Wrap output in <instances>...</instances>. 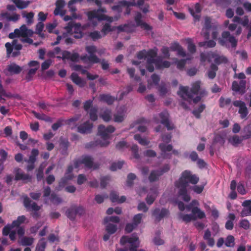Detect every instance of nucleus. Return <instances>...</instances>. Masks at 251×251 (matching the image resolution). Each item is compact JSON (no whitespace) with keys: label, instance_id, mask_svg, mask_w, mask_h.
Returning a JSON list of instances; mask_svg holds the SVG:
<instances>
[{"label":"nucleus","instance_id":"1","mask_svg":"<svg viewBox=\"0 0 251 251\" xmlns=\"http://www.w3.org/2000/svg\"><path fill=\"white\" fill-rule=\"evenodd\" d=\"M199 177L197 175L193 174L189 170H185L181 174L178 179L175 181V186L178 189V195L182 197L185 201L188 202L191 199L188 193L189 184L195 185L190 188L196 193L201 194L204 189L203 185H196L199 181Z\"/></svg>","mask_w":251,"mask_h":251},{"label":"nucleus","instance_id":"2","mask_svg":"<svg viewBox=\"0 0 251 251\" xmlns=\"http://www.w3.org/2000/svg\"><path fill=\"white\" fill-rule=\"evenodd\" d=\"M98 134L101 137L102 140H97L95 141H92L87 143L85 145L86 149H91L97 146L101 147H107L109 144V141L108 139L110 138L109 134L114 132L115 128L112 126H108L105 127L103 125H100L98 126Z\"/></svg>","mask_w":251,"mask_h":251},{"label":"nucleus","instance_id":"3","mask_svg":"<svg viewBox=\"0 0 251 251\" xmlns=\"http://www.w3.org/2000/svg\"><path fill=\"white\" fill-rule=\"evenodd\" d=\"M200 87L201 82L196 81L193 83L192 88L190 90H189V88L187 86H180L177 94L183 100L190 101L194 96L198 94Z\"/></svg>","mask_w":251,"mask_h":251},{"label":"nucleus","instance_id":"4","mask_svg":"<svg viewBox=\"0 0 251 251\" xmlns=\"http://www.w3.org/2000/svg\"><path fill=\"white\" fill-rule=\"evenodd\" d=\"M218 43L222 46L226 48L229 47L228 44L229 43L232 48H235L237 45V40L234 36L231 35L229 31H225L222 32L221 37L218 39Z\"/></svg>","mask_w":251,"mask_h":251},{"label":"nucleus","instance_id":"5","mask_svg":"<svg viewBox=\"0 0 251 251\" xmlns=\"http://www.w3.org/2000/svg\"><path fill=\"white\" fill-rule=\"evenodd\" d=\"M120 243L122 246L126 245V243L130 244L129 251H137V248L139 246V238L134 234H132L131 237L123 236L120 239Z\"/></svg>","mask_w":251,"mask_h":251},{"label":"nucleus","instance_id":"6","mask_svg":"<svg viewBox=\"0 0 251 251\" xmlns=\"http://www.w3.org/2000/svg\"><path fill=\"white\" fill-rule=\"evenodd\" d=\"M192 213L193 215L183 214L180 213L179 214V217L186 223H189L192 220H195L196 219V217L194 215H197V217L199 219H202L205 217L204 212L201 210V209L197 206L194 207L192 208Z\"/></svg>","mask_w":251,"mask_h":251},{"label":"nucleus","instance_id":"7","mask_svg":"<svg viewBox=\"0 0 251 251\" xmlns=\"http://www.w3.org/2000/svg\"><path fill=\"white\" fill-rule=\"evenodd\" d=\"M65 29L68 33H71L74 30V37L76 39H80L84 35L83 28L80 23H74L70 22L68 23L67 25L65 27Z\"/></svg>","mask_w":251,"mask_h":251},{"label":"nucleus","instance_id":"8","mask_svg":"<svg viewBox=\"0 0 251 251\" xmlns=\"http://www.w3.org/2000/svg\"><path fill=\"white\" fill-rule=\"evenodd\" d=\"M26 220V218L24 215L19 216L16 220H14L11 224H7L2 229V235L6 236L9 233V231L14 227L18 228L21 227V225L24 224Z\"/></svg>","mask_w":251,"mask_h":251},{"label":"nucleus","instance_id":"9","mask_svg":"<svg viewBox=\"0 0 251 251\" xmlns=\"http://www.w3.org/2000/svg\"><path fill=\"white\" fill-rule=\"evenodd\" d=\"M85 213V209L82 206L72 205L66 211V215L72 221L75 220L76 215L81 216Z\"/></svg>","mask_w":251,"mask_h":251},{"label":"nucleus","instance_id":"10","mask_svg":"<svg viewBox=\"0 0 251 251\" xmlns=\"http://www.w3.org/2000/svg\"><path fill=\"white\" fill-rule=\"evenodd\" d=\"M233 104L235 107H238V113L241 119H247L249 111L245 102L241 100H234Z\"/></svg>","mask_w":251,"mask_h":251},{"label":"nucleus","instance_id":"11","mask_svg":"<svg viewBox=\"0 0 251 251\" xmlns=\"http://www.w3.org/2000/svg\"><path fill=\"white\" fill-rule=\"evenodd\" d=\"M246 83L245 80H241L239 82L233 81L232 83V90L243 95L246 92Z\"/></svg>","mask_w":251,"mask_h":251},{"label":"nucleus","instance_id":"12","mask_svg":"<svg viewBox=\"0 0 251 251\" xmlns=\"http://www.w3.org/2000/svg\"><path fill=\"white\" fill-rule=\"evenodd\" d=\"M23 203L24 206L28 210L31 209L33 211H38L41 209L40 206L38 205L35 202L32 201L27 196L24 197Z\"/></svg>","mask_w":251,"mask_h":251},{"label":"nucleus","instance_id":"13","mask_svg":"<svg viewBox=\"0 0 251 251\" xmlns=\"http://www.w3.org/2000/svg\"><path fill=\"white\" fill-rule=\"evenodd\" d=\"M142 15L141 13L138 12L134 17V20L137 26H140L141 28L147 31H150L152 29V27L147 23L144 22L142 20Z\"/></svg>","mask_w":251,"mask_h":251},{"label":"nucleus","instance_id":"14","mask_svg":"<svg viewBox=\"0 0 251 251\" xmlns=\"http://www.w3.org/2000/svg\"><path fill=\"white\" fill-rule=\"evenodd\" d=\"M93 127V124L87 121L79 125L77 128V130L81 134H89L92 132Z\"/></svg>","mask_w":251,"mask_h":251},{"label":"nucleus","instance_id":"15","mask_svg":"<svg viewBox=\"0 0 251 251\" xmlns=\"http://www.w3.org/2000/svg\"><path fill=\"white\" fill-rule=\"evenodd\" d=\"M169 214V211L166 208H155L152 213V215L155 218L156 221L159 222L162 219L167 217Z\"/></svg>","mask_w":251,"mask_h":251},{"label":"nucleus","instance_id":"16","mask_svg":"<svg viewBox=\"0 0 251 251\" xmlns=\"http://www.w3.org/2000/svg\"><path fill=\"white\" fill-rule=\"evenodd\" d=\"M161 123L164 125L168 130H172L174 126L171 125L169 120V114L167 111H163L159 114Z\"/></svg>","mask_w":251,"mask_h":251},{"label":"nucleus","instance_id":"17","mask_svg":"<svg viewBox=\"0 0 251 251\" xmlns=\"http://www.w3.org/2000/svg\"><path fill=\"white\" fill-rule=\"evenodd\" d=\"M62 56H57V58L62 59L63 60L68 59L73 62L77 61L79 58V54L77 52L71 53L68 50H64L62 52Z\"/></svg>","mask_w":251,"mask_h":251},{"label":"nucleus","instance_id":"18","mask_svg":"<svg viewBox=\"0 0 251 251\" xmlns=\"http://www.w3.org/2000/svg\"><path fill=\"white\" fill-rule=\"evenodd\" d=\"M82 159L83 164L85 167L89 169L93 168L94 169H98L99 165L97 164H94L93 158L89 155H82Z\"/></svg>","mask_w":251,"mask_h":251},{"label":"nucleus","instance_id":"19","mask_svg":"<svg viewBox=\"0 0 251 251\" xmlns=\"http://www.w3.org/2000/svg\"><path fill=\"white\" fill-rule=\"evenodd\" d=\"M212 28L211 20L210 17H206L204 19V27L202 29V35L206 40L209 38V30Z\"/></svg>","mask_w":251,"mask_h":251},{"label":"nucleus","instance_id":"20","mask_svg":"<svg viewBox=\"0 0 251 251\" xmlns=\"http://www.w3.org/2000/svg\"><path fill=\"white\" fill-rule=\"evenodd\" d=\"M73 170V167L72 165H71L68 166L64 177L62 178L59 182V185L65 184L68 180L73 178L74 175L72 174Z\"/></svg>","mask_w":251,"mask_h":251},{"label":"nucleus","instance_id":"21","mask_svg":"<svg viewBox=\"0 0 251 251\" xmlns=\"http://www.w3.org/2000/svg\"><path fill=\"white\" fill-rule=\"evenodd\" d=\"M157 189L156 188L153 187L150 189V191L148 194L146 199L147 203L151 205L152 204L157 196Z\"/></svg>","mask_w":251,"mask_h":251},{"label":"nucleus","instance_id":"22","mask_svg":"<svg viewBox=\"0 0 251 251\" xmlns=\"http://www.w3.org/2000/svg\"><path fill=\"white\" fill-rule=\"evenodd\" d=\"M203 238L204 240L206 241L207 244L209 247H212L214 246L215 240L214 239L211 237V233L209 229H207L205 230Z\"/></svg>","mask_w":251,"mask_h":251},{"label":"nucleus","instance_id":"23","mask_svg":"<svg viewBox=\"0 0 251 251\" xmlns=\"http://www.w3.org/2000/svg\"><path fill=\"white\" fill-rule=\"evenodd\" d=\"M189 10L190 13L195 19V21H199L200 18V16L199 15V14L201 11V7L200 3H196L194 8H190Z\"/></svg>","mask_w":251,"mask_h":251},{"label":"nucleus","instance_id":"24","mask_svg":"<svg viewBox=\"0 0 251 251\" xmlns=\"http://www.w3.org/2000/svg\"><path fill=\"white\" fill-rule=\"evenodd\" d=\"M212 57L214 58V64L217 66L221 64H226L228 61L227 58L223 55L221 56L218 54L213 53L212 55Z\"/></svg>","mask_w":251,"mask_h":251},{"label":"nucleus","instance_id":"25","mask_svg":"<svg viewBox=\"0 0 251 251\" xmlns=\"http://www.w3.org/2000/svg\"><path fill=\"white\" fill-rule=\"evenodd\" d=\"M232 21L234 23H237L241 24L243 26H248L249 25V18L248 16H245L243 19L238 16H234L232 19Z\"/></svg>","mask_w":251,"mask_h":251},{"label":"nucleus","instance_id":"26","mask_svg":"<svg viewBox=\"0 0 251 251\" xmlns=\"http://www.w3.org/2000/svg\"><path fill=\"white\" fill-rule=\"evenodd\" d=\"M71 78L74 83L78 85L79 87H82L85 85L84 81L75 73H73L72 74Z\"/></svg>","mask_w":251,"mask_h":251},{"label":"nucleus","instance_id":"27","mask_svg":"<svg viewBox=\"0 0 251 251\" xmlns=\"http://www.w3.org/2000/svg\"><path fill=\"white\" fill-rule=\"evenodd\" d=\"M81 59L84 62L88 61L92 63H98L100 62V59L95 54H90L89 56L87 55L81 56Z\"/></svg>","mask_w":251,"mask_h":251},{"label":"nucleus","instance_id":"28","mask_svg":"<svg viewBox=\"0 0 251 251\" xmlns=\"http://www.w3.org/2000/svg\"><path fill=\"white\" fill-rule=\"evenodd\" d=\"M159 148L162 151V155L164 158H167V154H165L166 151H170L173 150V146L171 144L166 145L164 143H160L159 145Z\"/></svg>","mask_w":251,"mask_h":251},{"label":"nucleus","instance_id":"29","mask_svg":"<svg viewBox=\"0 0 251 251\" xmlns=\"http://www.w3.org/2000/svg\"><path fill=\"white\" fill-rule=\"evenodd\" d=\"M7 70L9 72L14 74H19L22 70V68L15 63H12L7 66Z\"/></svg>","mask_w":251,"mask_h":251},{"label":"nucleus","instance_id":"30","mask_svg":"<svg viewBox=\"0 0 251 251\" xmlns=\"http://www.w3.org/2000/svg\"><path fill=\"white\" fill-rule=\"evenodd\" d=\"M100 100L111 105L115 101V98L109 94H102L100 96Z\"/></svg>","mask_w":251,"mask_h":251},{"label":"nucleus","instance_id":"31","mask_svg":"<svg viewBox=\"0 0 251 251\" xmlns=\"http://www.w3.org/2000/svg\"><path fill=\"white\" fill-rule=\"evenodd\" d=\"M116 29L115 26H111L109 23H105L103 25L101 29V32L102 36L104 37L108 33L112 32Z\"/></svg>","mask_w":251,"mask_h":251},{"label":"nucleus","instance_id":"32","mask_svg":"<svg viewBox=\"0 0 251 251\" xmlns=\"http://www.w3.org/2000/svg\"><path fill=\"white\" fill-rule=\"evenodd\" d=\"M96 12H91L90 13V16L91 17H96V19H97L99 21H102V20H106L109 23H112L113 22V19L112 17L108 16L106 15H96Z\"/></svg>","mask_w":251,"mask_h":251},{"label":"nucleus","instance_id":"33","mask_svg":"<svg viewBox=\"0 0 251 251\" xmlns=\"http://www.w3.org/2000/svg\"><path fill=\"white\" fill-rule=\"evenodd\" d=\"M20 29L22 37H31L33 34V30L28 29L25 25H22L20 27Z\"/></svg>","mask_w":251,"mask_h":251},{"label":"nucleus","instance_id":"34","mask_svg":"<svg viewBox=\"0 0 251 251\" xmlns=\"http://www.w3.org/2000/svg\"><path fill=\"white\" fill-rule=\"evenodd\" d=\"M130 3L128 1L122 0L118 2V4L113 5L112 7V10L117 11L118 12L120 13L122 11V7H125V5H128Z\"/></svg>","mask_w":251,"mask_h":251},{"label":"nucleus","instance_id":"35","mask_svg":"<svg viewBox=\"0 0 251 251\" xmlns=\"http://www.w3.org/2000/svg\"><path fill=\"white\" fill-rule=\"evenodd\" d=\"M243 140H245L243 138V136L240 137L237 135H233L231 138L228 139L229 142H230L233 146L237 147L238 145L241 144Z\"/></svg>","mask_w":251,"mask_h":251},{"label":"nucleus","instance_id":"36","mask_svg":"<svg viewBox=\"0 0 251 251\" xmlns=\"http://www.w3.org/2000/svg\"><path fill=\"white\" fill-rule=\"evenodd\" d=\"M218 70V66L214 63H212L210 67V70H208L207 72L208 77L211 79L214 78L216 76V72Z\"/></svg>","mask_w":251,"mask_h":251},{"label":"nucleus","instance_id":"37","mask_svg":"<svg viewBox=\"0 0 251 251\" xmlns=\"http://www.w3.org/2000/svg\"><path fill=\"white\" fill-rule=\"evenodd\" d=\"M18 242L22 246H31L34 242V239L32 237L25 236L22 237Z\"/></svg>","mask_w":251,"mask_h":251},{"label":"nucleus","instance_id":"38","mask_svg":"<svg viewBox=\"0 0 251 251\" xmlns=\"http://www.w3.org/2000/svg\"><path fill=\"white\" fill-rule=\"evenodd\" d=\"M12 1L16 4L17 8L20 9H23L26 8L30 4V1H22L21 0H12Z\"/></svg>","mask_w":251,"mask_h":251},{"label":"nucleus","instance_id":"39","mask_svg":"<svg viewBox=\"0 0 251 251\" xmlns=\"http://www.w3.org/2000/svg\"><path fill=\"white\" fill-rule=\"evenodd\" d=\"M171 66L170 62L168 61H162V59L159 57L158 60L157 62L156 69L160 70L163 68H168Z\"/></svg>","mask_w":251,"mask_h":251},{"label":"nucleus","instance_id":"40","mask_svg":"<svg viewBox=\"0 0 251 251\" xmlns=\"http://www.w3.org/2000/svg\"><path fill=\"white\" fill-rule=\"evenodd\" d=\"M160 176H161V175H160L159 170H152L150 174L149 180L150 182H153L157 181Z\"/></svg>","mask_w":251,"mask_h":251},{"label":"nucleus","instance_id":"41","mask_svg":"<svg viewBox=\"0 0 251 251\" xmlns=\"http://www.w3.org/2000/svg\"><path fill=\"white\" fill-rule=\"evenodd\" d=\"M100 117L104 121L106 122H109L111 119V111L109 109H105L103 112L100 114Z\"/></svg>","mask_w":251,"mask_h":251},{"label":"nucleus","instance_id":"42","mask_svg":"<svg viewBox=\"0 0 251 251\" xmlns=\"http://www.w3.org/2000/svg\"><path fill=\"white\" fill-rule=\"evenodd\" d=\"M76 2V0H70L68 3V7L69 9V10L72 13V17L76 19L77 18V15L75 13L76 9L75 6H74V4Z\"/></svg>","mask_w":251,"mask_h":251},{"label":"nucleus","instance_id":"43","mask_svg":"<svg viewBox=\"0 0 251 251\" xmlns=\"http://www.w3.org/2000/svg\"><path fill=\"white\" fill-rule=\"evenodd\" d=\"M47 246V242L45 238L41 239L37 243L35 251H45V249Z\"/></svg>","mask_w":251,"mask_h":251},{"label":"nucleus","instance_id":"44","mask_svg":"<svg viewBox=\"0 0 251 251\" xmlns=\"http://www.w3.org/2000/svg\"><path fill=\"white\" fill-rule=\"evenodd\" d=\"M134 138L142 146H147L150 143L149 141H148L146 138H142L141 136L139 134H135L134 136Z\"/></svg>","mask_w":251,"mask_h":251},{"label":"nucleus","instance_id":"45","mask_svg":"<svg viewBox=\"0 0 251 251\" xmlns=\"http://www.w3.org/2000/svg\"><path fill=\"white\" fill-rule=\"evenodd\" d=\"M243 139L247 140L251 137V124L247 125L243 129Z\"/></svg>","mask_w":251,"mask_h":251},{"label":"nucleus","instance_id":"46","mask_svg":"<svg viewBox=\"0 0 251 251\" xmlns=\"http://www.w3.org/2000/svg\"><path fill=\"white\" fill-rule=\"evenodd\" d=\"M15 179L16 180H30L31 179V177L28 174H25L24 173H20L18 172V173H16V175H15Z\"/></svg>","mask_w":251,"mask_h":251},{"label":"nucleus","instance_id":"47","mask_svg":"<svg viewBox=\"0 0 251 251\" xmlns=\"http://www.w3.org/2000/svg\"><path fill=\"white\" fill-rule=\"evenodd\" d=\"M219 106L221 108H223L225 106L229 105L231 102V100L229 98H224L223 97H220L219 100Z\"/></svg>","mask_w":251,"mask_h":251},{"label":"nucleus","instance_id":"48","mask_svg":"<svg viewBox=\"0 0 251 251\" xmlns=\"http://www.w3.org/2000/svg\"><path fill=\"white\" fill-rule=\"evenodd\" d=\"M98 107L97 106L92 107L89 112L90 118L92 121H96L98 119Z\"/></svg>","mask_w":251,"mask_h":251},{"label":"nucleus","instance_id":"49","mask_svg":"<svg viewBox=\"0 0 251 251\" xmlns=\"http://www.w3.org/2000/svg\"><path fill=\"white\" fill-rule=\"evenodd\" d=\"M106 12V10L105 8H99V9H98L97 10H94L88 12L87 13V15L88 16L89 20H92L94 19V18H96V17H91L90 15L91 12H96V15H104L103 14L101 13V12L105 13Z\"/></svg>","mask_w":251,"mask_h":251},{"label":"nucleus","instance_id":"50","mask_svg":"<svg viewBox=\"0 0 251 251\" xmlns=\"http://www.w3.org/2000/svg\"><path fill=\"white\" fill-rule=\"evenodd\" d=\"M225 245L227 247H233L235 244V238L233 236L229 235L227 236L225 241Z\"/></svg>","mask_w":251,"mask_h":251},{"label":"nucleus","instance_id":"51","mask_svg":"<svg viewBox=\"0 0 251 251\" xmlns=\"http://www.w3.org/2000/svg\"><path fill=\"white\" fill-rule=\"evenodd\" d=\"M89 37L94 41L101 39L102 37V34L99 31L95 30L91 32L89 34Z\"/></svg>","mask_w":251,"mask_h":251},{"label":"nucleus","instance_id":"52","mask_svg":"<svg viewBox=\"0 0 251 251\" xmlns=\"http://www.w3.org/2000/svg\"><path fill=\"white\" fill-rule=\"evenodd\" d=\"M205 108V105L202 104L198 107V109L194 110L192 113L197 119H199L201 117V113L204 110Z\"/></svg>","mask_w":251,"mask_h":251},{"label":"nucleus","instance_id":"53","mask_svg":"<svg viewBox=\"0 0 251 251\" xmlns=\"http://www.w3.org/2000/svg\"><path fill=\"white\" fill-rule=\"evenodd\" d=\"M124 164V161H118V162L113 163L110 168V169L112 171H115L117 169H121Z\"/></svg>","mask_w":251,"mask_h":251},{"label":"nucleus","instance_id":"54","mask_svg":"<svg viewBox=\"0 0 251 251\" xmlns=\"http://www.w3.org/2000/svg\"><path fill=\"white\" fill-rule=\"evenodd\" d=\"M32 113L37 119L39 120H43L45 121H49L50 120V118L46 116V115L44 114H40L39 113L36 112L35 111H32Z\"/></svg>","mask_w":251,"mask_h":251},{"label":"nucleus","instance_id":"55","mask_svg":"<svg viewBox=\"0 0 251 251\" xmlns=\"http://www.w3.org/2000/svg\"><path fill=\"white\" fill-rule=\"evenodd\" d=\"M117 229V226L112 224H108L106 226V231L109 234L114 233L116 231Z\"/></svg>","mask_w":251,"mask_h":251},{"label":"nucleus","instance_id":"56","mask_svg":"<svg viewBox=\"0 0 251 251\" xmlns=\"http://www.w3.org/2000/svg\"><path fill=\"white\" fill-rule=\"evenodd\" d=\"M120 221V219L118 216H111L106 217L103 220L104 224H107L109 222H112L115 223H118Z\"/></svg>","mask_w":251,"mask_h":251},{"label":"nucleus","instance_id":"57","mask_svg":"<svg viewBox=\"0 0 251 251\" xmlns=\"http://www.w3.org/2000/svg\"><path fill=\"white\" fill-rule=\"evenodd\" d=\"M38 68H32L29 69L27 75H26L25 79L27 81L31 80L33 76L36 74Z\"/></svg>","mask_w":251,"mask_h":251},{"label":"nucleus","instance_id":"58","mask_svg":"<svg viewBox=\"0 0 251 251\" xmlns=\"http://www.w3.org/2000/svg\"><path fill=\"white\" fill-rule=\"evenodd\" d=\"M143 214L141 213L137 214L133 218V224L137 226L139 224L141 223L142 218L143 217Z\"/></svg>","mask_w":251,"mask_h":251},{"label":"nucleus","instance_id":"59","mask_svg":"<svg viewBox=\"0 0 251 251\" xmlns=\"http://www.w3.org/2000/svg\"><path fill=\"white\" fill-rule=\"evenodd\" d=\"M136 176L133 173H129L127 176L126 185L129 187H131L133 184V181L136 178Z\"/></svg>","mask_w":251,"mask_h":251},{"label":"nucleus","instance_id":"60","mask_svg":"<svg viewBox=\"0 0 251 251\" xmlns=\"http://www.w3.org/2000/svg\"><path fill=\"white\" fill-rule=\"evenodd\" d=\"M191 58H187V59H182L179 60H178L176 62V67L179 70H182L186 63V61L188 60H190Z\"/></svg>","mask_w":251,"mask_h":251},{"label":"nucleus","instance_id":"61","mask_svg":"<svg viewBox=\"0 0 251 251\" xmlns=\"http://www.w3.org/2000/svg\"><path fill=\"white\" fill-rule=\"evenodd\" d=\"M110 179V177L108 176L101 177L100 179L101 188H104L107 186V184Z\"/></svg>","mask_w":251,"mask_h":251},{"label":"nucleus","instance_id":"62","mask_svg":"<svg viewBox=\"0 0 251 251\" xmlns=\"http://www.w3.org/2000/svg\"><path fill=\"white\" fill-rule=\"evenodd\" d=\"M240 215L242 217L251 215V205L248 207H244L241 212Z\"/></svg>","mask_w":251,"mask_h":251},{"label":"nucleus","instance_id":"63","mask_svg":"<svg viewBox=\"0 0 251 251\" xmlns=\"http://www.w3.org/2000/svg\"><path fill=\"white\" fill-rule=\"evenodd\" d=\"M125 118V115L123 113H119L114 115V121L117 123H121L123 122Z\"/></svg>","mask_w":251,"mask_h":251},{"label":"nucleus","instance_id":"64","mask_svg":"<svg viewBox=\"0 0 251 251\" xmlns=\"http://www.w3.org/2000/svg\"><path fill=\"white\" fill-rule=\"evenodd\" d=\"M50 201L54 204H58L59 203H61L62 201L61 198L58 197L55 194H51L50 195Z\"/></svg>","mask_w":251,"mask_h":251}]
</instances>
